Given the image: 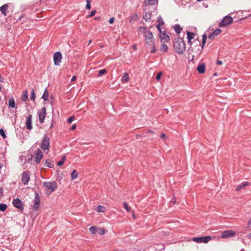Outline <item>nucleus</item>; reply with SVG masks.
<instances>
[{"mask_svg":"<svg viewBox=\"0 0 251 251\" xmlns=\"http://www.w3.org/2000/svg\"><path fill=\"white\" fill-rule=\"evenodd\" d=\"M48 98H49V92H48V89L46 88V89H45L44 92L43 93V95L42 96V99L45 101H47L48 100Z\"/></svg>","mask_w":251,"mask_h":251,"instance_id":"5701e85b","label":"nucleus"},{"mask_svg":"<svg viewBox=\"0 0 251 251\" xmlns=\"http://www.w3.org/2000/svg\"><path fill=\"white\" fill-rule=\"evenodd\" d=\"M34 202V203L33 206V209L34 211H37L39 208V204L40 203V198L39 194L37 192L35 193Z\"/></svg>","mask_w":251,"mask_h":251,"instance_id":"1a4fd4ad","label":"nucleus"},{"mask_svg":"<svg viewBox=\"0 0 251 251\" xmlns=\"http://www.w3.org/2000/svg\"><path fill=\"white\" fill-rule=\"evenodd\" d=\"M161 75H162V73L161 72H160V73L157 74V75L156 76V79L157 80L159 81L160 79Z\"/></svg>","mask_w":251,"mask_h":251,"instance_id":"de8ad7c7","label":"nucleus"},{"mask_svg":"<svg viewBox=\"0 0 251 251\" xmlns=\"http://www.w3.org/2000/svg\"><path fill=\"white\" fill-rule=\"evenodd\" d=\"M193 46L197 47L198 50H196L197 54H201L203 50V47H201V43L198 39L194 40L193 42Z\"/></svg>","mask_w":251,"mask_h":251,"instance_id":"9b49d317","label":"nucleus"},{"mask_svg":"<svg viewBox=\"0 0 251 251\" xmlns=\"http://www.w3.org/2000/svg\"><path fill=\"white\" fill-rule=\"evenodd\" d=\"M99 18H100V17H95V20H98V19H99Z\"/></svg>","mask_w":251,"mask_h":251,"instance_id":"338daca9","label":"nucleus"},{"mask_svg":"<svg viewBox=\"0 0 251 251\" xmlns=\"http://www.w3.org/2000/svg\"><path fill=\"white\" fill-rule=\"evenodd\" d=\"M97 232L99 233V234L102 235L105 234V229L104 228H98L97 230Z\"/></svg>","mask_w":251,"mask_h":251,"instance_id":"4c0bfd02","label":"nucleus"},{"mask_svg":"<svg viewBox=\"0 0 251 251\" xmlns=\"http://www.w3.org/2000/svg\"><path fill=\"white\" fill-rule=\"evenodd\" d=\"M159 38L161 42H169L170 40L169 36L164 32L159 34Z\"/></svg>","mask_w":251,"mask_h":251,"instance_id":"dca6fc26","label":"nucleus"},{"mask_svg":"<svg viewBox=\"0 0 251 251\" xmlns=\"http://www.w3.org/2000/svg\"><path fill=\"white\" fill-rule=\"evenodd\" d=\"M106 73V70L105 69H102L99 71L98 76H101L103 75H104Z\"/></svg>","mask_w":251,"mask_h":251,"instance_id":"a19ab883","label":"nucleus"},{"mask_svg":"<svg viewBox=\"0 0 251 251\" xmlns=\"http://www.w3.org/2000/svg\"><path fill=\"white\" fill-rule=\"evenodd\" d=\"M76 78V76H75V75H74V76L72 77V79H71V81H75V80Z\"/></svg>","mask_w":251,"mask_h":251,"instance_id":"bf43d9fd","label":"nucleus"},{"mask_svg":"<svg viewBox=\"0 0 251 251\" xmlns=\"http://www.w3.org/2000/svg\"><path fill=\"white\" fill-rule=\"evenodd\" d=\"M174 28L175 30V32L177 34H179L182 29V28L180 27V26L179 25H176L174 26Z\"/></svg>","mask_w":251,"mask_h":251,"instance_id":"b1692460","label":"nucleus"},{"mask_svg":"<svg viewBox=\"0 0 251 251\" xmlns=\"http://www.w3.org/2000/svg\"><path fill=\"white\" fill-rule=\"evenodd\" d=\"M71 179L74 180L75 179H76L78 176V174L76 172V170H74L72 171L71 173Z\"/></svg>","mask_w":251,"mask_h":251,"instance_id":"c756f323","label":"nucleus"},{"mask_svg":"<svg viewBox=\"0 0 251 251\" xmlns=\"http://www.w3.org/2000/svg\"><path fill=\"white\" fill-rule=\"evenodd\" d=\"M30 99L32 100H34L35 99V94L34 89H32L31 92Z\"/></svg>","mask_w":251,"mask_h":251,"instance_id":"79ce46f5","label":"nucleus"},{"mask_svg":"<svg viewBox=\"0 0 251 251\" xmlns=\"http://www.w3.org/2000/svg\"><path fill=\"white\" fill-rule=\"evenodd\" d=\"M174 49L179 54H182L186 49L185 44L182 38L177 37L174 42Z\"/></svg>","mask_w":251,"mask_h":251,"instance_id":"f257e3e1","label":"nucleus"},{"mask_svg":"<svg viewBox=\"0 0 251 251\" xmlns=\"http://www.w3.org/2000/svg\"><path fill=\"white\" fill-rule=\"evenodd\" d=\"M114 21V18L113 17H111L109 20V23L111 24H113V22Z\"/></svg>","mask_w":251,"mask_h":251,"instance_id":"5fc2aeb1","label":"nucleus"},{"mask_svg":"<svg viewBox=\"0 0 251 251\" xmlns=\"http://www.w3.org/2000/svg\"><path fill=\"white\" fill-rule=\"evenodd\" d=\"M76 125H73L72 126V127H71V129L72 130H74L75 129H76Z\"/></svg>","mask_w":251,"mask_h":251,"instance_id":"4d7b16f0","label":"nucleus"},{"mask_svg":"<svg viewBox=\"0 0 251 251\" xmlns=\"http://www.w3.org/2000/svg\"><path fill=\"white\" fill-rule=\"evenodd\" d=\"M89 231L92 234H95L96 232H97V228L96 226H91L89 228Z\"/></svg>","mask_w":251,"mask_h":251,"instance_id":"2f4dec72","label":"nucleus"},{"mask_svg":"<svg viewBox=\"0 0 251 251\" xmlns=\"http://www.w3.org/2000/svg\"><path fill=\"white\" fill-rule=\"evenodd\" d=\"M12 203L14 207L19 209L21 211L24 210V204L19 199H14Z\"/></svg>","mask_w":251,"mask_h":251,"instance_id":"6e6552de","label":"nucleus"},{"mask_svg":"<svg viewBox=\"0 0 251 251\" xmlns=\"http://www.w3.org/2000/svg\"><path fill=\"white\" fill-rule=\"evenodd\" d=\"M138 18V15L137 14H135L133 16H132L130 20L131 21L132 20H133L134 21H136V20H137Z\"/></svg>","mask_w":251,"mask_h":251,"instance_id":"3c124183","label":"nucleus"},{"mask_svg":"<svg viewBox=\"0 0 251 251\" xmlns=\"http://www.w3.org/2000/svg\"><path fill=\"white\" fill-rule=\"evenodd\" d=\"M197 50H198L197 47H194L193 46V45L192 46H190V48H189L190 51L191 50H192V51L194 52V53L196 56H198L201 54H197V51H196Z\"/></svg>","mask_w":251,"mask_h":251,"instance_id":"473e14b6","label":"nucleus"},{"mask_svg":"<svg viewBox=\"0 0 251 251\" xmlns=\"http://www.w3.org/2000/svg\"><path fill=\"white\" fill-rule=\"evenodd\" d=\"M251 225V218L249 219L248 221V227H249Z\"/></svg>","mask_w":251,"mask_h":251,"instance_id":"e2e57ef3","label":"nucleus"},{"mask_svg":"<svg viewBox=\"0 0 251 251\" xmlns=\"http://www.w3.org/2000/svg\"><path fill=\"white\" fill-rule=\"evenodd\" d=\"M160 137L163 140H166L167 139V136L164 133H161Z\"/></svg>","mask_w":251,"mask_h":251,"instance_id":"8fccbe9b","label":"nucleus"},{"mask_svg":"<svg viewBox=\"0 0 251 251\" xmlns=\"http://www.w3.org/2000/svg\"><path fill=\"white\" fill-rule=\"evenodd\" d=\"M197 71L200 74H203L205 72V65L202 63L198 65L197 68Z\"/></svg>","mask_w":251,"mask_h":251,"instance_id":"a211bd4d","label":"nucleus"},{"mask_svg":"<svg viewBox=\"0 0 251 251\" xmlns=\"http://www.w3.org/2000/svg\"><path fill=\"white\" fill-rule=\"evenodd\" d=\"M8 8V5L7 4H5L0 7V11H1V13L5 16L7 15V10Z\"/></svg>","mask_w":251,"mask_h":251,"instance_id":"6ab92c4d","label":"nucleus"},{"mask_svg":"<svg viewBox=\"0 0 251 251\" xmlns=\"http://www.w3.org/2000/svg\"><path fill=\"white\" fill-rule=\"evenodd\" d=\"M91 41H92V40H90V41H89V44H90V43L91 42Z\"/></svg>","mask_w":251,"mask_h":251,"instance_id":"774afa93","label":"nucleus"},{"mask_svg":"<svg viewBox=\"0 0 251 251\" xmlns=\"http://www.w3.org/2000/svg\"><path fill=\"white\" fill-rule=\"evenodd\" d=\"M50 146V138L47 135H45L41 142V148L44 150H48Z\"/></svg>","mask_w":251,"mask_h":251,"instance_id":"39448f33","label":"nucleus"},{"mask_svg":"<svg viewBox=\"0 0 251 251\" xmlns=\"http://www.w3.org/2000/svg\"><path fill=\"white\" fill-rule=\"evenodd\" d=\"M8 106L11 108H14L15 102L13 98L10 99L8 100Z\"/></svg>","mask_w":251,"mask_h":251,"instance_id":"a878e982","label":"nucleus"},{"mask_svg":"<svg viewBox=\"0 0 251 251\" xmlns=\"http://www.w3.org/2000/svg\"><path fill=\"white\" fill-rule=\"evenodd\" d=\"M30 173L28 171H25L22 174V181L23 183L26 185L30 180Z\"/></svg>","mask_w":251,"mask_h":251,"instance_id":"9d476101","label":"nucleus"},{"mask_svg":"<svg viewBox=\"0 0 251 251\" xmlns=\"http://www.w3.org/2000/svg\"><path fill=\"white\" fill-rule=\"evenodd\" d=\"M86 8L87 9H91V1L90 0H86Z\"/></svg>","mask_w":251,"mask_h":251,"instance_id":"37998d69","label":"nucleus"},{"mask_svg":"<svg viewBox=\"0 0 251 251\" xmlns=\"http://www.w3.org/2000/svg\"><path fill=\"white\" fill-rule=\"evenodd\" d=\"M222 32V30L220 29H216L212 32L213 34H214L215 36L220 34Z\"/></svg>","mask_w":251,"mask_h":251,"instance_id":"ea45409f","label":"nucleus"},{"mask_svg":"<svg viewBox=\"0 0 251 251\" xmlns=\"http://www.w3.org/2000/svg\"><path fill=\"white\" fill-rule=\"evenodd\" d=\"M124 208L126 209V210L128 212L130 211V207L128 205L127 203L126 202H124Z\"/></svg>","mask_w":251,"mask_h":251,"instance_id":"c03bdc74","label":"nucleus"},{"mask_svg":"<svg viewBox=\"0 0 251 251\" xmlns=\"http://www.w3.org/2000/svg\"><path fill=\"white\" fill-rule=\"evenodd\" d=\"M28 99V92L27 91H25L22 96V98H21V100L23 101H26Z\"/></svg>","mask_w":251,"mask_h":251,"instance_id":"7c9ffc66","label":"nucleus"},{"mask_svg":"<svg viewBox=\"0 0 251 251\" xmlns=\"http://www.w3.org/2000/svg\"><path fill=\"white\" fill-rule=\"evenodd\" d=\"M22 17H23L22 16H20V17L18 19V20H18V21H20V20H21V19H22Z\"/></svg>","mask_w":251,"mask_h":251,"instance_id":"69168bd1","label":"nucleus"},{"mask_svg":"<svg viewBox=\"0 0 251 251\" xmlns=\"http://www.w3.org/2000/svg\"><path fill=\"white\" fill-rule=\"evenodd\" d=\"M187 34L188 43L190 45V46H192V44H193L192 40L194 39V36H195V34L193 32H191L190 31H187Z\"/></svg>","mask_w":251,"mask_h":251,"instance_id":"f3484780","label":"nucleus"},{"mask_svg":"<svg viewBox=\"0 0 251 251\" xmlns=\"http://www.w3.org/2000/svg\"><path fill=\"white\" fill-rule=\"evenodd\" d=\"M147 132L148 133H154L153 131V130H151V129H149V130L147 131Z\"/></svg>","mask_w":251,"mask_h":251,"instance_id":"052dcab7","label":"nucleus"},{"mask_svg":"<svg viewBox=\"0 0 251 251\" xmlns=\"http://www.w3.org/2000/svg\"><path fill=\"white\" fill-rule=\"evenodd\" d=\"M215 37V36L213 34V33H211V34H210L209 35H208V38L210 39H214Z\"/></svg>","mask_w":251,"mask_h":251,"instance_id":"603ef678","label":"nucleus"},{"mask_svg":"<svg viewBox=\"0 0 251 251\" xmlns=\"http://www.w3.org/2000/svg\"><path fill=\"white\" fill-rule=\"evenodd\" d=\"M140 136H141V135H138V134H136L135 135V137H136V139H138Z\"/></svg>","mask_w":251,"mask_h":251,"instance_id":"0e129e2a","label":"nucleus"},{"mask_svg":"<svg viewBox=\"0 0 251 251\" xmlns=\"http://www.w3.org/2000/svg\"><path fill=\"white\" fill-rule=\"evenodd\" d=\"M162 43L160 47V50L164 52H167L168 49V46H167V45L164 43V42Z\"/></svg>","mask_w":251,"mask_h":251,"instance_id":"bb28decb","label":"nucleus"},{"mask_svg":"<svg viewBox=\"0 0 251 251\" xmlns=\"http://www.w3.org/2000/svg\"><path fill=\"white\" fill-rule=\"evenodd\" d=\"M151 14L150 12H145L143 15V18L146 21H148L151 19Z\"/></svg>","mask_w":251,"mask_h":251,"instance_id":"4be33fe9","label":"nucleus"},{"mask_svg":"<svg viewBox=\"0 0 251 251\" xmlns=\"http://www.w3.org/2000/svg\"><path fill=\"white\" fill-rule=\"evenodd\" d=\"M38 115L40 122L42 124L43 123L46 115V108L43 107L41 110H38Z\"/></svg>","mask_w":251,"mask_h":251,"instance_id":"0eeeda50","label":"nucleus"},{"mask_svg":"<svg viewBox=\"0 0 251 251\" xmlns=\"http://www.w3.org/2000/svg\"><path fill=\"white\" fill-rule=\"evenodd\" d=\"M43 157V154L42 152V151H41V150L38 149L35 153V162L37 164H39L41 162V160H42Z\"/></svg>","mask_w":251,"mask_h":251,"instance_id":"ddd939ff","label":"nucleus"},{"mask_svg":"<svg viewBox=\"0 0 251 251\" xmlns=\"http://www.w3.org/2000/svg\"><path fill=\"white\" fill-rule=\"evenodd\" d=\"M95 210L98 212H104L106 208L104 206L100 205L95 208Z\"/></svg>","mask_w":251,"mask_h":251,"instance_id":"cd10ccee","label":"nucleus"},{"mask_svg":"<svg viewBox=\"0 0 251 251\" xmlns=\"http://www.w3.org/2000/svg\"><path fill=\"white\" fill-rule=\"evenodd\" d=\"M149 30H147L146 27L144 26H140L138 28V32L139 33H143L145 35L148 32Z\"/></svg>","mask_w":251,"mask_h":251,"instance_id":"412c9836","label":"nucleus"},{"mask_svg":"<svg viewBox=\"0 0 251 251\" xmlns=\"http://www.w3.org/2000/svg\"><path fill=\"white\" fill-rule=\"evenodd\" d=\"M7 208V206L5 203H0V211H4Z\"/></svg>","mask_w":251,"mask_h":251,"instance_id":"72a5a7b5","label":"nucleus"},{"mask_svg":"<svg viewBox=\"0 0 251 251\" xmlns=\"http://www.w3.org/2000/svg\"><path fill=\"white\" fill-rule=\"evenodd\" d=\"M74 119H75V117L74 116H72V117H70L68 119L67 121L69 123L71 124L73 122V121H74Z\"/></svg>","mask_w":251,"mask_h":251,"instance_id":"09e8293b","label":"nucleus"},{"mask_svg":"<svg viewBox=\"0 0 251 251\" xmlns=\"http://www.w3.org/2000/svg\"><path fill=\"white\" fill-rule=\"evenodd\" d=\"M235 235V232L233 230H226L222 232V238H226L233 237Z\"/></svg>","mask_w":251,"mask_h":251,"instance_id":"4468645a","label":"nucleus"},{"mask_svg":"<svg viewBox=\"0 0 251 251\" xmlns=\"http://www.w3.org/2000/svg\"><path fill=\"white\" fill-rule=\"evenodd\" d=\"M158 0H148V4L151 5H154L158 3Z\"/></svg>","mask_w":251,"mask_h":251,"instance_id":"e433bc0d","label":"nucleus"},{"mask_svg":"<svg viewBox=\"0 0 251 251\" xmlns=\"http://www.w3.org/2000/svg\"><path fill=\"white\" fill-rule=\"evenodd\" d=\"M96 12V10H92L91 12V13L87 16V18H90V17H92L94 16L95 15Z\"/></svg>","mask_w":251,"mask_h":251,"instance_id":"49530a36","label":"nucleus"},{"mask_svg":"<svg viewBox=\"0 0 251 251\" xmlns=\"http://www.w3.org/2000/svg\"><path fill=\"white\" fill-rule=\"evenodd\" d=\"M52 161L50 159H47L45 161V166L49 168H52L53 165L52 164Z\"/></svg>","mask_w":251,"mask_h":251,"instance_id":"c85d7f7f","label":"nucleus"},{"mask_svg":"<svg viewBox=\"0 0 251 251\" xmlns=\"http://www.w3.org/2000/svg\"><path fill=\"white\" fill-rule=\"evenodd\" d=\"M122 80L123 81L127 82L129 80L128 74L126 73H124L122 78Z\"/></svg>","mask_w":251,"mask_h":251,"instance_id":"393cba45","label":"nucleus"},{"mask_svg":"<svg viewBox=\"0 0 251 251\" xmlns=\"http://www.w3.org/2000/svg\"><path fill=\"white\" fill-rule=\"evenodd\" d=\"M132 48L134 50H137V49L136 45H134L132 47Z\"/></svg>","mask_w":251,"mask_h":251,"instance_id":"680f3d73","label":"nucleus"},{"mask_svg":"<svg viewBox=\"0 0 251 251\" xmlns=\"http://www.w3.org/2000/svg\"><path fill=\"white\" fill-rule=\"evenodd\" d=\"M43 185L46 189L45 190V193L47 195H50L51 194L53 191H54L57 187V183L53 181L52 182L50 181H46L43 183Z\"/></svg>","mask_w":251,"mask_h":251,"instance_id":"7ed1b4c3","label":"nucleus"},{"mask_svg":"<svg viewBox=\"0 0 251 251\" xmlns=\"http://www.w3.org/2000/svg\"><path fill=\"white\" fill-rule=\"evenodd\" d=\"M157 23H158V25H163L164 24V23L163 22V20L160 17L158 18V19H157Z\"/></svg>","mask_w":251,"mask_h":251,"instance_id":"58836bf2","label":"nucleus"},{"mask_svg":"<svg viewBox=\"0 0 251 251\" xmlns=\"http://www.w3.org/2000/svg\"><path fill=\"white\" fill-rule=\"evenodd\" d=\"M223 64V62L221 60H217L216 62V64L218 65H221Z\"/></svg>","mask_w":251,"mask_h":251,"instance_id":"6e6d98bb","label":"nucleus"},{"mask_svg":"<svg viewBox=\"0 0 251 251\" xmlns=\"http://www.w3.org/2000/svg\"><path fill=\"white\" fill-rule=\"evenodd\" d=\"M66 159V156H63L60 160L57 163L58 166H61L64 163L65 160Z\"/></svg>","mask_w":251,"mask_h":251,"instance_id":"f704fd0d","label":"nucleus"},{"mask_svg":"<svg viewBox=\"0 0 251 251\" xmlns=\"http://www.w3.org/2000/svg\"><path fill=\"white\" fill-rule=\"evenodd\" d=\"M156 27H157L158 30L159 31L160 34L162 32L161 28V25H156Z\"/></svg>","mask_w":251,"mask_h":251,"instance_id":"864d4df0","label":"nucleus"},{"mask_svg":"<svg viewBox=\"0 0 251 251\" xmlns=\"http://www.w3.org/2000/svg\"><path fill=\"white\" fill-rule=\"evenodd\" d=\"M32 115L29 114L26 117V122H25V126L26 128L28 130H31L32 129Z\"/></svg>","mask_w":251,"mask_h":251,"instance_id":"2eb2a0df","label":"nucleus"},{"mask_svg":"<svg viewBox=\"0 0 251 251\" xmlns=\"http://www.w3.org/2000/svg\"><path fill=\"white\" fill-rule=\"evenodd\" d=\"M233 22V18L228 15L224 17L222 21L219 23V26L220 27H226L231 24Z\"/></svg>","mask_w":251,"mask_h":251,"instance_id":"20e7f679","label":"nucleus"},{"mask_svg":"<svg viewBox=\"0 0 251 251\" xmlns=\"http://www.w3.org/2000/svg\"><path fill=\"white\" fill-rule=\"evenodd\" d=\"M206 39H207V35L206 34H203L202 35V42H201L202 45H201V47L203 48V47L206 43Z\"/></svg>","mask_w":251,"mask_h":251,"instance_id":"c9c22d12","label":"nucleus"},{"mask_svg":"<svg viewBox=\"0 0 251 251\" xmlns=\"http://www.w3.org/2000/svg\"><path fill=\"white\" fill-rule=\"evenodd\" d=\"M249 185V182L247 181L242 182L240 185H238L236 188V190L237 191H240L242 188Z\"/></svg>","mask_w":251,"mask_h":251,"instance_id":"aec40b11","label":"nucleus"},{"mask_svg":"<svg viewBox=\"0 0 251 251\" xmlns=\"http://www.w3.org/2000/svg\"><path fill=\"white\" fill-rule=\"evenodd\" d=\"M3 189L0 187V197L2 196L3 195Z\"/></svg>","mask_w":251,"mask_h":251,"instance_id":"13d9d810","label":"nucleus"},{"mask_svg":"<svg viewBox=\"0 0 251 251\" xmlns=\"http://www.w3.org/2000/svg\"><path fill=\"white\" fill-rule=\"evenodd\" d=\"M153 38V34L152 32L150 31H148L146 34L145 35V38L146 44H147L148 46L151 47V50L150 51L151 53H154L156 51V49Z\"/></svg>","mask_w":251,"mask_h":251,"instance_id":"f03ea898","label":"nucleus"},{"mask_svg":"<svg viewBox=\"0 0 251 251\" xmlns=\"http://www.w3.org/2000/svg\"><path fill=\"white\" fill-rule=\"evenodd\" d=\"M62 54L60 52H56L53 55V61L55 65H58L61 62Z\"/></svg>","mask_w":251,"mask_h":251,"instance_id":"f8f14e48","label":"nucleus"},{"mask_svg":"<svg viewBox=\"0 0 251 251\" xmlns=\"http://www.w3.org/2000/svg\"><path fill=\"white\" fill-rule=\"evenodd\" d=\"M211 239V237L210 236H207L204 237H195L193 238V241L197 243H207Z\"/></svg>","mask_w":251,"mask_h":251,"instance_id":"423d86ee","label":"nucleus"},{"mask_svg":"<svg viewBox=\"0 0 251 251\" xmlns=\"http://www.w3.org/2000/svg\"><path fill=\"white\" fill-rule=\"evenodd\" d=\"M0 134L4 139L6 137L4 131L1 128L0 129Z\"/></svg>","mask_w":251,"mask_h":251,"instance_id":"a18cd8bd","label":"nucleus"}]
</instances>
